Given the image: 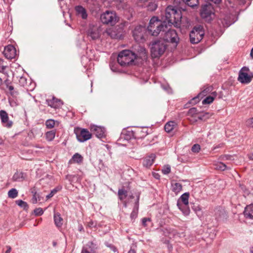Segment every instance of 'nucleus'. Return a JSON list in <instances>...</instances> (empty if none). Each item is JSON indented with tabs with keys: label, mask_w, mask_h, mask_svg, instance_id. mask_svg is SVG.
I'll return each instance as SVG.
<instances>
[{
	"label": "nucleus",
	"mask_w": 253,
	"mask_h": 253,
	"mask_svg": "<svg viewBox=\"0 0 253 253\" xmlns=\"http://www.w3.org/2000/svg\"><path fill=\"white\" fill-rule=\"evenodd\" d=\"M167 25L166 21H162L157 17L153 16L150 20L147 31L149 34L153 36L160 35L161 37L165 30H167Z\"/></svg>",
	"instance_id": "f257e3e1"
},
{
	"label": "nucleus",
	"mask_w": 253,
	"mask_h": 253,
	"mask_svg": "<svg viewBox=\"0 0 253 253\" xmlns=\"http://www.w3.org/2000/svg\"><path fill=\"white\" fill-rule=\"evenodd\" d=\"M165 17L169 26L173 25L176 27H180L182 14L177 8L172 5L168 6L166 9Z\"/></svg>",
	"instance_id": "f03ea898"
},
{
	"label": "nucleus",
	"mask_w": 253,
	"mask_h": 253,
	"mask_svg": "<svg viewBox=\"0 0 253 253\" xmlns=\"http://www.w3.org/2000/svg\"><path fill=\"white\" fill-rule=\"evenodd\" d=\"M136 54L130 50H123L118 56L117 61L122 66L131 65L136 58Z\"/></svg>",
	"instance_id": "7ed1b4c3"
},
{
	"label": "nucleus",
	"mask_w": 253,
	"mask_h": 253,
	"mask_svg": "<svg viewBox=\"0 0 253 253\" xmlns=\"http://www.w3.org/2000/svg\"><path fill=\"white\" fill-rule=\"evenodd\" d=\"M166 44L161 40H156L150 44L151 54L153 58H159L165 52Z\"/></svg>",
	"instance_id": "20e7f679"
},
{
	"label": "nucleus",
	"mask_w": 253,
	"mask_h": 253,
	"mask_svg": "<svg viewBox=\"0 0 253 253\" xmlns=\"http://www.w3.org/2000/svg\"><path fill=\"white\" fill-rule=\"evenodd\" d=\"M169 27L167 25V30H165L161 38L163 40L176 45L179 41V37L175 30L170 29Z\"/></svg>",
	"instance_id": "39448f33"
},
{
	"label": "nucleus",
	"mask_w": 253,
	"mask_h": 253,
	"mask_svg": "<svg viewBox=\"0 0 253 253\" xmlns=\"http://www.w3.org/2000/svg\"><path fill=\"white\" fill-rule=\"evenodd\" d=\"M100 20L106 25H114L118 20V17L115 11L107 10L100 15Z\"/></svg>",
	"instance_id": "423d86ee"
},
{
	"label": "nucleus",
	"mask_w": 253,
	"mask_h": 253,
	"mask_svg": "<svg viewBox=\"0 0 253 253\" xmlns=\"http://www.w3.org/2000/svg\"><path fill=\"white\" fill-rule=\"evenodd\" d=\"M189 197V193H185L180 197L177 202L178 209L185 215H188L190 213V209L188 208Z\"/></svg>",
	"instance_id": "0eeeda50"
},
{
	"label": "nucleus",
	"mask_w": 253,
	"mask_h": 253,
	"mask_svg": "<svg viewBox=\"0 0 253 253\" xmlns=\"http://www.w3.org/2000/svg\"><path fill=\"white\" fill-rule=\"evenodd\" d=\"M205 32L203 26L198 25L193 28L190 33V40L192 43H198L203 38Z\"/></svg>",
	"instance_id": "6e6552de"
},
{
	"label": "nucleus",
	"mask_w": 253,
	"mask_h": 253,
	"mask_svg": "<svg viewBox=\"0 0 253 253\" xmlns=\"http://www.w3.org/2000/svg\"><path fill=\"white\" fill-rule=\"evenodd\" d=\"M253 78V73L251 72L247 67H243L239 72L238 81L242 84H248Z\"/></svg>",
	"instance_id": "1a4fd4ad"
},
{
	"label": "nucleus",
	"mask_w": 253,
	"mask_h": 253,
	"mask_svg": "<svg viewBox=\"0 0 253 253\" xmlns=\"http://www.w3.org/2000/svg\"><path fill=\"white\" fill-rule=\"evenodd\" d=\"M200 15L205 21L210 22L214 17V10L211 4H207L202 6Z\"/></svg>",
	"instance_id": "9d476101"
},
{
	"label": "nucleus",
	"mask_w": 253,
	"mask_h": 253,
	"mask_svg": "<svg viewBox=\"0 0 253 253\" xmlns=\"http://www.w3.org/2000/svg\"><path fill=\"white\" fill-rule=\"evenodd\" d=\"M74 132L78 140L81 142L86 141L91 138V133L85 128H75Z\"/></svg>",
	"instance_id": "9b49d317"
},
{
	"label": "nucleus",
	"mask_w": 253,
	"mask_h": 253,
	"mask_svg": "<svg viewBox=\"0 0 253 253\" xmlns=\"http://www.w3.org/2000/svg\"><path fill=\"white\" fill-rule=\"evenodd\" d=\"M87 35L92 40H96L100 37V29L99 27L95 25H89L87 31Z\"/></svg>",
	"instance_id": "f8f14e48"
},
{
	"label": "nucleus",
	"mask_w": 253,
	"mask_h": 253,
	"mask_svg": "<svg viewBox=\"0 0 253 253\" xmlns=\"http://www.w3.org/2000/svg\"><path fill=\"white\" fill-rule=\"evenodd\" d=\"M106 35L112 39H122V35L121 32L114 28H110L106 30L104 33Z\"/></svg>",
	"instance_id": "ddd939ff"
},
{
	"label": "nucleus",
	"mask_w": 253,
	"mask_h": 253,
	"mask_svg": "<svg viewBox=\"0 0 253 253\" xmlns=\"http://www.w3.org/2000/svg\"><path fill=\"white\" fill-rule=\"evenodd\" d=\"M144 28L141 26L135 27L133 31V36L136 42H139L144 39Z\"/></svg>",
	"instance_id": "4468645a"
},
{
	"label": "nucleus",
	"mask_w": 253,
	"mask_h": 253,
	"mask_svg": "<svg viewBox=\"0 0 253 253\" xmlns=\"http://www.w3.org/2000/svg\"><path fill=\"white\" fill-rule=\"evenodd\" d=\"M0 118L2 126L7 128H10L13 125L12 121L9 120L7 113L4 110L0 111Z\"/></svg>",
	"instance_id": "2eb2a0df"
},
{
	"label": "nucleus",
	"mask_w": 253,
	"mask_h": 253,
	"mask_svg": "<svg viewBox=\"0 0 253 253\" xmlns=\"http://www.w3.org/2000/svg\"><path fill=\"white\" fill-rule=\"evenodd\" d=\"M3 54L6 58L13 59L16 55V50L13 45H8L4 47Z\"/></svg>",
	"instance_id": "dca6fc26"
},
{
	"label": "nucleus",
	"mask_w": 253,
	"mask_h": 253,
	"mask_svg": "<svg viewBox=\"0 0 253 253\" xmlns=\"http://www.w3.org/2000/svg\"><path fill=\"white\" fill-rule=\"evenodd\" d=\"M90 130L98 138H102L105 136V130L103 127L92 125L90 126Z\"/></svg>",
	"instance_id": "f3484780"
},
{
	"label": "nucleus",
	"mask_w": 253,
	"mask_h": 253,
	"mask_svg": "<svg viewBox=\"0 0 253 253\" xmlns=\"http://www.w3.org/2000/svg\"><path fill=\"white\" fill-rule=\"evenodd\" d=\"M75 9L78 17H81L83 19H87L88 14L85 8L81 5H78L75 7Z\"/></svg>",
	"instance_id": "a211bd4d"
},
{
	"label": "nucleus",
	"mask_w": 253,
	"mask_h": 253,
	"mask_svg": "<svg viewBox=\"0 0 253 253\" xmlns=\"http://www.w3.org/2000/svg\"><path fill=\"white\" fill-rule=\"evenodd\" d=\"M95 245L91 242H88L82 248L81 253H97Z\"/></svg>",
	"instance_id": "6ab92c4d"
},
{
	"label": "nucleus",
	"mask_w": 253,
	"mask_h": 253,
	"mask_svg": "<svg viewBox=\"0 0 253 253\" xmlns=\"http://www.w3.org/2000/svg\"><path fill=\"white\" fill-rule=\"evenodd\" d=\"M46 102L48 106L54 108H59L62 105L61 101L54 97H53L51 99H47Z\"/></svg>",
	"instance_id": "aec40b11"
},
{
	"label": "nucleus",
	"mask_w": 253,
	"mask_h": 253,
	"mask_svg": "<svg viewBox=\"0 0 253 253\" xmlns=\"http://www.w3.org/2000/svg\"><path fill=\"white\" fill-rule=\"evenodd\" d=\"M212 87L210 86L206 87L203 91H202L198 96L194 97L192 100L194 103L198 102L200 100L199 97L200 96H206L209 93H211L212 91Z\"/></svg>",
	"instance_id": "412c9836"
},
{
	"label": "nucleus",
	"mask_w": 253,
	"mask_h": 253,
	"mask_svg": "<svg viewBox=\"0 0 253 253\" xmlns=\"http://www.w3.org/2000/svg\"><path fill=\"white\" fill-rule=\"evenodd\" d=\"M244 213L246 218L253 219V204L247 206L245 209Z\"/></svg>",
	"instance_id": "4be33fe9"
},
{
	"label": "nucleus",
	"mask_w": 253,
	"mask_h": 253,
	"mask_svg": "<svg viewBox=\"0 0 253 253\" xmlns=\"http://www.w3.org/2000/svg\"><path fill=\"white\" fill-rule=\"evenodd\" d=\"M155 158V156L154 154L146 157L143 160V165L146 168L150 167L153 164Z\"/></svg>",
	"instance_id": "5701e85b"
},
{
	"label": "nucleus",
	"mask_w": 253,
	"mask_h": 253,
	"mask_svg": "<svg viewBox=\"0 0 253 253\" xmlns=\"http://www.w3.org/2000/svg\"><path fill=\"white\" fill-rule=\"evenodd\" d=\"M216 96L217 93L216 91L212 92L210 95L203 100L202 104L205 105L211 103Z\"/></svg>",
	"instance_id": "b1692460"
},
{
	"label": "nucleus",
	"mask_w": 253,
	"mask_h": 253,
	"mask_svg": "<svg viewBox=\"0 0 253 253\" xmlns=\"http://www.w3.org/2000/svg\"><path fill=\"white\" fill-rule=\"evenodd\" d=\"M188 115L191 117H195L199 120H202L204 116L199 114L197 109L196 108H192L188 110Z\"/></svg>",
	"instance_id": "393cba45"
},
{
	"label": "nucleus",
	"mask_w": 253,
	"mask_h": 253,
	"mask_svg": "<svg viewBox=\"0 0 253 253\" xmlns=\"http://www.w3.org/2000/svg\"><path fill=\"white\" fill-rule=\"evenodd\" d=\"M176 126V123L174 121H169L167 123L165 126V129L167 132H171Z\"/></svg>",
	"instance_id": "a878e982"
},
{
	"label": "nucleus",
	"mask_w": 253,
	"mask_h": 253,
	"mask_svg": "<svg viewBox=\"0 0 253 253\" xmlns=\"http://www.w3.org/2000/svg\"><path fill=\"white\" fill-rule=\"evenodd\" d=\"M83 157H82V156L80 154L76 153L72 156V159L70 161V162L81 164L83 162Z\"/></svg>",
	"instance_id": "bb28decb"
},
{
	"label": "nucleus",
	"mask_w": 253,
	"mask_h": 253,
	"mask_svg": "<svg viewBox=\"0 0 253 253\" xmlns=\"http://www.w3.org/2000/svg\"><path fill=\"white\" fill-rule=\"evenodd\" d=\"M54 221L56 226L58 227H60L63 224V219L59 213H54Z\"/></svg>",
	"instance_id": "cd10ccee"
},
{
	"label": "nucleus",
	"mask_w": 253,
	"mask_h": 253,
	"mask_svg": "<svg viewBox=\"0 0 253 253\" xmlns=\"http://www.w3.org/2000/svg\"><path fill=\"white\" fill-rule=\"evenodd\" d=\"M12 179L15 181H22L25 179L24 173L22 172H15L12 177Z\"/></svg>",
	"instance_id": "c85d7f7f"
},
{
	"label": "nucleus",
	"mask_w": 253,
	"mask_h": 253,
	"mask_svg": "<svg viewBox=\"0 0 253 253\" xmlns=\"http://www.w3.org/2000/svg\"><path fill=\"white\" fill-rule=\"evenodd\" d=\"M179 0H175L174 2L176 3ZM184 3H185L187 5L194 7L195 6H197L199 3L198 0H181Z\"/></svg>",
	"instance_id": "c756f323"
},
{
	"label": "nucleus",
	"mask_w": 253,
	"mask_h": 253,
	"mask_svg": "<svg viewBox=\"0 0 253 253\" xmlns=\"http://www.w3.org/2000/svg\"><path fill=\"white\" fill-rule=\"evenodd\" d=\"M138 200H139V197L137 198L136 201L135 202V205L134 206V208L133 210V211L130 214V218L131 219H135L137 216L138 213Z\"/></svg>",
	"instance_id": "7c9ffc66"
},
{
	"label": "nucleus",
	"mask_w": 253,
	"mask_h": 253,
	"mask_svg": "<svg viewBox=\"0 0 253 253\" xmlns=\"http://www.w3.org/2000/svg\"><path fill=\"white\" fill-rule=\"evenodd\" d=\"M56 131L54 130H52L47 131L45 133L46 139L47 141H51L54 139L55 136Z\"/></svg>",
	"instance_id": "2f4dec72"
},
{
	"label": "nucleus",
	"mask_w": 253,
	"mask_h": 253,
	"mask_svg": "<svg viewBox=\"0 0 253 253\" xmlns=\"http://www.w3.org/2000/svg\"><path fill=\"white\" fill-rule=\"evenodd\" d=\"M172 190L175 193L179 192L182 189V185L180 183L177 182L172 183L171 184Z\"/></svg>",
	"instance_id": "473e14b6"
},
{
	"label": "nucleus",
	"mask_w": 253,
	"mask_h": 253,
	"mask_svg": "<svg viewBox=\"0 0 253 253\" xmlns=\"http://www.w3.org/2000/svg\"><path fill=\"white\" fill-rule=\"evenodd\" d=\"M214 166L215 169L218 170H224L227 169L226 165L222 162H217Z\"/></svg>",
	"instance_id": "72a5a7b5"
},
{
	"label": "nucleus",
	"mask_w": 253,
	"mask_h": 253,
	"mask_svg": "<svg viewBox=\"0 0 253 253\" xmlns=\"http://www.w3.org/2000/svg\"><path fill=\"white\" fill-rule=\"evenodd\" d=\"M18 196V191L15 188H12L8 192V197L14 199L17 197Z\"/></svg>",
	"instance_id": "f704fd0d"
},
{
	"label": "nucleus",
	"mask_w": 253,
	"mask_h": 253,
	"mask_svg": "<svg viewBox=\"0 0 253 253\" xmlns=\"http://www.w3.org/2000/svg\"><path fill=\"white\" fill-rule=\"evenodd\" d=\"M118 195L121 200H123L127 196V191L125 189H121L118 190Z\"/></svg>",
	"instance_id": "c9c22d12"
},
{
	"label": "nucleus",
	"mask_w": 253,
	"mask_h": 253,
	"mask_svg": "<svg viewBox=\"0 0 253 253\" xmlns=\"http://www.w3.org/2000/svg\"><path fill=\"white\" fill-rule=\"evenodd\" d=\"M157 7L158 5L157 3L155 1H151L148 3L147 5V9L148 10L153 11L155 10Z\"/></svg>",
	"instance_id": "e433bc0d"
},
{
	"label": "nucleus",
	"mask_w": 253,
	"mask_h": 253,
	"mask_svg": "<svg viewBox=\"0 0 253 253\" xmlns=\"http://www.w3.org/2000/svg\"><path fill=\"white\" fill-rule=\"evenodd\" d=\"M16 204L20 207L21 208H23L24 210H26L28 208V205L27 203L22 200H18L16 201Z\"/></svg>",
	"instance_id": "4c0bfd02"
},
{
	"label": "nucleus",
	"mask_w": 253,
	"mask_h": 253,
	"mask_svg": "<svg viewBox=\"0 0 253 253\" xmlns=\"http://www.w3.org/2000/svg\"><path fill=\"white\" fill-rule=\"evenodd\" d=\"M192 208L198 215H200L201 214L202 209L199 205L194 204Z\"/></svg>",
	"instance_id": "58836bf2"
},
{
	"label": "nucleus",
	"mask_w": 253,
	"mask_h": 253,
	"mask_svg": "<svg viewBox=\"0 0 253 253\" xmlns=\"http://www.w3.org/2000/svg\"><path fill=\"white\" fill-rule=\"evenodd\" d=\"M55 124V122L54 120L52 119L47 120L45 122V126L47 128H53Z\"/></svg>",
	"instance_id": "ea45409f"
},
{
	"label": "nucleus",
	"mask_w": 253,
	"mask_h": 253,
	"mask_svg": "<svg viewBox=\"0 0 253 253\" xmlns=\"http://www.w3.org/2000/svg\"><path fill=\"white\" fill-rule=\"evenodd\" d=\"M9 103L10 105L12 107H15L19 105V103L17 99L10 98L9 99Z\"/></svg>",
	"instance_id": "a19ab883"
},
{
	"label": "nucleus",
	"mask_w": 253,
	"mask_h": 253,
	"mask_svg": "<svg viewBox=\"0 0 253 253\" xmlns=\"http://www.w3.org/2000/svg\"><path fill=\"white\" fill-rule=\"evenodd\" d=\"M170 166L169 165H167L164 166L163 169H162V171L164 174H168L170 173Z\"/></svg>",
	"instance_id": "79ce46f5"
},
{
	"label": "nucleus",
	"mask_w": 253,
	"mask_h": 253,
	"mask_svg": "<svg viewBox=\"0 0 253 253\" xmlns=\"http://www.w3.org/2000/svg\"><path fill=\"white\" fill-rule=\"evenodd\" d=\"M7 67L6 63L4 60L0 58V72L3 73Z\"/></svg>",
	"instance_id": "37998d69"
},
{
	"label": "nucleus",
	"mask_w": 253,
	"mask_h": 253,
	"mask_svg": "<svg viewBox=\"0 0 253 253\" xmlns=\"http://www.w3.org/2000/svg\"><path fill=\"white\" fill-rule=\"evenodd\" d=\"M34 212L36 216H40L43 213V211L42 208H39L36 209L34 210Z\"/></svg>",
	"instance_id": "c03bdc74"
},
{
	"label": "nucleus",
	"mask_w": 253,
	"mask_h": 253,
	"mask_svg": "<svg viewBox=\"0 0 253 253\" xmlns=\"http://www.w3.org/2000/svg\"><path fill=\"white\" fill-rule=\"evenodd\" d=\"M7 87L9 91V93H10L11 96H12L13 97H15L17 95V94H18L17 92H12V91L14 90V87L13 86L7 85Z\"/></svg>",
	"instance_id": "a18cd8bd"
},
{
	"label": "nucleus",
	"mask_w": 253,
	"mask_h": 253,
	"mask_svg": "<svg viewBox=\"0 0 253 253\" xmlns=\"http://www.w3.org/2000/svg\"><path fill=\"white\" fill-rule=\"evenodd\" d=\"M201 148L199 144H194L191 148V150L193 152L198 153L200 151Z\"/></svg>",
	"instance_id": "49530a36"
},
{
	"label": "nucleus",
	"mask_w": 253,
	"mask_h": 253,
	"mask_svg": "<svg viewBox=\"0 0 253 253\" xmlns=\"http://www.w3.org/2000/svg\"><path fill=\"white\" fill-rule=\"evenodd\" d=\"M58 190L56 188L53 189L50 193L46 196L47 199H49L53 197L54 195L57 192Z\"/></svg>",
	"instance_id": "de8ad7c7"
},
{
	"label": "nucleus",
	"mask_w": 253,
	"mask_h": 253,
	"mask_svg": "<svg viewBox=\"0 0 253 253\" xmlns=\"http://www.w3.org/2000/svg\"><path fill=\"white\" fill-rule=\"evenodd\" d=\"M246 125L250 127H253V117L246 121Z\"/></svg>",
	"instance_id": "09e8293b"
},
{
	"label": "nucleus",
	"mask_w": 253,
	"mask_h": 253,
	"mask_svg": "<svg viewBox=\"0 0 253 253\" xmlns=\"http://www.w3.org/2000/svg\"><path fill=\"white\" fill-rule=\"evenodd\" d=\"M150 221L151 219L149 218H143L142 219V224L144 227H146L147 226L146 222Z\"/></svg>",
	"instance_id": "8fccbe9b"
},
{
	"label": "nucleus",
	"mask_w": 253,
	"mask_h": 253,
	"mask_svg": "<svg viewBox=\"0 0 253 253\" xmlns=\"http://www.w3.org/2000/svg\"><path fill=\"white\" fill-rule=\"evenodd\" d=\"M37 194L36 193H35L34 195H33V197L32 199V202L33 204H36L37 203Z\"/></svg>",
	"instance_id": "3c124183"
},
{
	"label": "nucleus",
	"mask_w": 253,
	"mask_h": 253,
	"mask_svg": "<svg viewBox=\"0 0 253 253\" xmlns=\"http://www.w3.org/2000/svg\"><path fill=\"white\" fill-rule=\"evenodd\" d=\"M225 214V213L224 211H220V214H219V215L216 216V218L218 219H220V218H221V215H223V216H224Z\"/></svg>",
	"instance_id": "603ef678"
},
{
	"label": "nucleus",
	"mask_w": 253,
	"mask_h": 253,
	"mask_svg": "<svg viewBox=\"0 0 253 253\" xmlns=\"http://www.w3.org/2000/svg\"><path fill=\"white\" fill-rule=\"evenodd\" d=\"M26 81V79L24 77H21L19 80V82L22 84V85H24Z\"/></svg>",
	"instance_id": "864d4df0"
},
{
	"label": "nucleus",
	"mask_w": 253,
	"mask_h": 253,
	"mask_svg": "<svg viewBox=\"0 0 253 253\" xmlns=\"http://www.w3.org/2000/svg\"><path fill=\"white\" fill-rule=\"evenodd\" d=\"M163 88L167 91L169 93L170 92L171 89L170 88L169 86V85L167 86H164V85H162Z\"/></svg>",
	"instance_id": "5fc2aeb1"
},
{
	"label": "nucleus",
	"mask_w": 253,
	"mask_h": 253,
	"mask_svg": "<svg viewBox=\"0 0 253 253\" xmlns=\"http://www.w3.org/2000/svg\"><path fill=\"white\" fill-rule=\"evenodd\" d=\"M86 2L88 4L89 3H91V4H92L93 5H95V3H96V0H87Z\"/></svg>",
	"instance_id": "6e6d98bb"
},
{
	"label": "nucleus",
	"mask_w": 253,
	"mask_h": 253,
	"mask_svg": "<svg viewBox=\"0 0 253 253\" xmlns=\"http://www.w3.org/2000/svg\"><path fill=\"white\" fill-rule=\"evenodd\" d=\"M222 23L224 26L228 27L231 25V23L230 22H228L227 21H225V22H222Z\"/></svg>",
	"instance_id": "4d7b16f0"
},
{
	"label": "nucleus",
	"mask_w": 253,
	"mask_h": 253,
	"mask_svg": "<svg viewBox=\"0 0 253 253\" xmlns=\"http://www.w3.org/2000/svg\"><path fill=\"white\" fill-rule=\"evenodd\" d=\"M7 250L6 251L5 253H10L11 250V247L10 246L6 247Z\"/></svg>",
	"instance_id": "13d9d810"
},
{
	"label": "nucleus",
	"mask_w": 253,
	"mask_h": 253,
	"mask_svg": "<svg viewBox=\"0 0 253 253\" xmlns=\"http://www.w3.org/2000/svg\"><path fill=\"white\" fill-rule=\"evenodd\" d=\"M230 157V156L225 155V156H223L222 160H229Z\"/></svg>",
	"instance_id": "bf43d9fd"
},
{
	"label": "nucleus",
	"mask_w": 253,
	"mask_h": 253,
	"mask_svg": "<svg viewBox=\"0 0 253 253\" xmlns=\"http://www.w3.org/2000/svg\"><path fill=\"white\" fill-rule=\"evenodd\" d=\"M127 253H136V251L134 249H132V248H131Z\"/></svg>",
	"instance_id": "052dcab7"
},
{
	"label": "nucleus",
	"mask_w": 253,
	"mask_h": 253,
	"mask_svg": "<svg viewBox=\"0 0 253 253\" xmlns=\"http://www.w3.org/2000/svg\"><path fill=\"white\" fill-rule=\"evenodd\" d=\"M88 226L89 227H93V226H95V225H94L93 222L92 221H91L89 222H88Z\"/></svg>",
	"instance_id": "680f3d73"
},
{
	"label": "nucleus",
	"mask_w": 253,
	"mask_h": 253,
	"mask_svg": "<svg viewBox=\"0 0 253 253\" xmlns=\"http://www.w3.org/2000/svg\"><path fill=\"white\" fill-rule=\"evenodd\" d=\"M154 177L156 178V179H159V177H160V176L159 174H154Z\"/></svg>",
	"instance_id": "e2e57ef3"
},
{
	"label": "nucleus",
	"mask_w": 253,
	"mask_h": 253,
	"mask_svg": "<svg viewBox=\"0 0 253 253\" xmlns=\"http://www.w3.org/2000/svg\"><path fill=\"white\" fill-rule=\"evenodd\" d=\"M250 55H251V56L252 57V58H253V47L251 50Z\"/></svg>",
	"instance_id": "0e129e2a"
},
{
	"label": "nucleus",
	"mask_w": 253,
	"mask_h": 253,
	"mask_svg": "<svg viewBox=\"0 0 253 253\" xmlns=\"http://www.w3.org/2000/svg\"><path fill=\"white\" fill-rule=\"evenodd\" d=\"M112 250H113V251L114 252H116V250H116V248H115V247H113Z\"/></svg>",
	"instance_id": "69168bd1"
},
{
	"label": "nucleus",
	"mask_w": 253,
	"mask_h": 253,
	"mask_svg": "<svg viewBox=\"0 0 253 253\" xmlns=\"http://www.w3.org/2000/svg\"><path fill=\"white\" fill-rule=\"evenodd\" d=\"M251 253H253V247L251 249Z\"/></svg>",
	"instance_id": "338daca9"
},
{
	"label": "nucleus",
	"mask_w": 253,
	"mask_h": 253,
	"mask_svg": "<svg viewBox=\"0 0 253 253\" xmlns=\"http://www.w3.org/2000/svg\"><path fill=\"white\" fill-rule=\"evenodd\" d=\"M110 66H111V70H112V71H115V70H114V69H113V66H112L111 65H110Z\"/></svg>",
	"instance_id": "774afa93"
}]
</instances>
